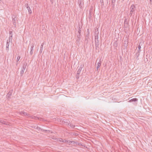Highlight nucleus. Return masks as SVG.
Returning <instances> with one entry per match:
<instances>
[{"mask_svg": "<svg viewBox=\"0 0 152 152\" xmlns=\"http://www.w3.org/2000/svg\"><path fill=\"white\" fill-rule=\"evenodd\" d=\"M136 8V7L134 4H132L130 7V12L129 14V15L130 16L134 15Z\"/></svg>", "mask_w": 152, "mask_h": 152, "instance_id": "f257e3e1", "label": "nucleus"}, {"mask_svg": "<svg viewBox=\"0 0 152 152\" xmlns=\"http://www.w3.org/2000/svg\"><path fill=\"white\" fill-rule=\"evenodd\" d=\"M23 115L24 116H28V117H29L30 118L34 119L37 120L38 119L40 121H45V120L44 119L42 118H39L38 117H36L34 116H31L28 114L24 112L23 113Z\"/></svg>", "mask_w": 152, "mask_h": 152, "instance_id": "f03ea898", "label": "nucleus"}, {"mask_svg": "<svg viewBox=\"0 0 152 152\" xmlns=\"http://www.w3.org/2000/svg\"><path fill=\"white\" fill-rule=\"evenodd\" d=\"M34 43H32L28 47V49L30 46V54L31 55H32L33 53V48L34 46Z\"/></svg>", "mask_w": 152, "mask_h": 152, "instance_id": "7ed1b4c3", "label": "nucleus"}, {"mask_svg": "<svg viewBox=\"0 0 152 152\" xmlns=\"http://www.w3.org/2000/svg\"><path fill=\"white\" fill-rule=\"evenodd\" d=\"M25 6L26 7V8L28 10V12H29V14H30L31 13V10L28 4H25Z\"/></svg>", "mask_w": 152, "mask_h": 152, "instance_id": "20e7f679", "label": "nucleus"}, {"mask_svg": "<svg viewBox=\"0 0 152 152\" xmlns=\"http://www.w3.org/2000/svg\"><path fill=\"white\" fill-rule=\"evenodd\" d=\"M61 121L65 125H69V121L68 120H66L65 121L61 120Z\"/></svg>", "mask_w": 152, "mask_h": 152, "instance_id": "39448f33", "label": "nucleus"}, {"mask_svg": "<svg viewBox=\"0 0 152 152\" xmlns=\"http://www.w3.org/2000/svg\"><path fill=\"white\" fill-rule=\"evenodd\" d=\"M128 20L127 19L125 18L124 20V27L126 28L128 27Z\"/></svg>", "mask_w": 152, "mask_h": 152, "instance_id": "423d86ee", "label": "nucleus"}, {"mask_svg": "<svg viewBox=\"0 0 152 152\" xmlns=\"http://www.w3.org/2000/svg\"><path fill=\"white\" fill-rule=\"evenodd\" d=\"M95 47L96 49H97V48H99V41L98 40H95Z\"/></svg>", "mask_w": 152, "mask_h": 152, "instance_id": "0eeeda50", "label": "nucleus"}, {"mask_svg": "<svg viewBox=\"0 0 152 152\" xmlns=\"http://www.w3.org/2000/svg\"><path fill=\"white\" fill-rule=\"evenodd\" d=\"M89 30L88 29L86 33V39H87V38H88V36L89 35Z\"/></svg>", "mask_w": 152, "mask_h": 152, "instance_id": "6e6552de", "label": "nucleus"}, {"mask_svg": "<svg viewBox=\"0 0 152 152\" xmlns=\"http://www.w3.org/2000/svg\"><path fill=\"white\" fill-rule=\"evenodd\" d=\"M101 59L99 61L97 62V67H96V69H97V70H98V69L99 68V67L101 65Z\"/></svg>", "mask_w": 152, "mask_h": 152, "instance_id": "1a4fd4ad", "label": "nucleus"}, {"mask_svg": "<svg viewBox=\"0 0 152 152\" xmlns=\"http://www.w3.org/2000/svg\"><path fill=\"white\" fill-rule=\"evenodd\" d=\"M0 123L2 124L7 125V122L4 120L0 119Z\"/></svg>", "mask_w": 152, "mask_h": 152, "instance_id": "9d476101", "label": "nucleus"}, {"mask_svg": "<svg viewBox=\"0 0 152 152\" xmlns=\"http://www.w3.org/2000/svg\"><path fill=\"white\" fill-rule=\"evenodd\" d=\"M138 101V99L137 98H133L132 99L129 100V102H137Z\"/></svg>", "mask_w": 152, "mask_h": 152, "instance_id": "9b49d317", "label": "nucleus"}, {"mask_svg": "<svg viewBox=\"0 0 152 152\" xmlns=\"http://www.w3.org/2000/svg\"><path fill=\"white\" fill-rule=\"evenodd\" d=\"M43 45H44L43 43H42V44L41 45L40 50V51L39 52L40 53H41L42 52Z\"/></svg>", "mask_w": 152, "mask_h": 152, "instance_id": "f8f14e48", "label": "nucleus"}, {"mask_svg": "<svg viewBox=\"0 0 152 152\" xmlns=\"http://www.w3.org/2000/svg\"><path fill=\"white\" fill-rule=\"evenodd\" d=\"M9 43H8L7 42L6 45V50L8 52L9 51Z\"/></svg>", "mask_w": 152, "mask_h": 152, "instance_id": "ddd939ff", "label": "nucleus"}, {"mask_svg": "<svg viewBox=\"0 0 152 152\" xmlns=\"http://www.w3.org/2000/svg\"><path fill=\"white\" fill-rule=\"evenodd\" d=\"M137 48L138 49V52H137L136 53V54H138V55H139V53H140V51H141V50H140V49L141 48V46H140V45H138V47H137Z\"/></svg>", "mask_w": 152, "mask_h": 152, "instance_id": "4468645a", "label": "nucleus"}, {"mask_svg": "<svg viewBox=\"0 0 152 152\" xmlns=\"http://www.w3.org/2000/svg\"><path fill=\"white\" fill-rule=\"evenodd\" d=\"M12 91H10L7 95V96L8 97V98H10V96L12 95Z\"/></svg>", "mask_w": 152, "mask_h": 152, "instance_id": "2eb2a0df", "label": "nucleus"}, {"mask_svg": "<svg viewBox=\"0 0 152 152\" xmlns=\"http://www.w3.org/2000/svg\"><path fill=\"white\" fill-rule=\"evenodd\" d=\"M95 40H98V34H97L96 33L95 34Z\"/></svg>", "mask_w": 152, "mask_h": 152, "instance_id": "dca6fc26", "label": "nucleus"}, {"mask_svg": "<svg viewBox=\"0 0 152 152\" xmlns=\"http://www.w3.org/2000/svg\"><path fill=\"white\" fill-rule=\"evenodd\" d=\"M69 126L72 128H74L75 127V125L72 124H69Z\"/></svg>", "mask_w": 152, "mask_h": 152, "instance_id": "f3484780", "label": "nucleus"}, {"mask_svg": "<svg viewBox=\"0 0 152 152\" xmlns=\"http://www.w3.org/2000/svg\"><path fill=\"white\" fill-rule=\"evenodd\" d=\"M80 74L79 73H77L76 76V78L77 79H78L80 77Z\"/></svg>", "mask_w": 152, "mask_h": 152, "instance_id": "a211bd4d", "label": "nucleus"}, {"mask_svg": "<svg viewBox=\"0 0 152 152\" xmlns=\"http://www.w3.org/2000/svg\"><path fill=\"white\" fill-rule=\"evenodd\" d=\"M24 70H23V69H22V70H21V71H20V75H21V76H22L23 75V73L24 72Z\"/></svg>", "mask_w": 152, "mask_h": 152, "instance_id": "6ab92c4d", "label": "nucleus"}, {"mask_svg": "<svg viewBox=\"0 0 152 152\" xmlns=\"http://www.w3.org/2000/svg\"><path fill=\"white\" fill-rule=\"evenodd\" d=\"M12 21L13 22V24L14 25H16V22H15V18H13L12 19Z\"/></svg>", "mask_w": 152, "mask_h": 152, "instance_id": "aec40b11", "label": "nucleus"}, {"mask_svg": "<svg viewBox=\"0 0 152 152\" xmlns=\"http://www.w3.org/2000/svg\"><path fill=\"white\" fill-rule=\"evenodd\" d=\"M27 65V63L26 62H24L23 64V67H26Z\"/></svg>", "mask_w": 152, "mask_h": 152, "instance_id": "412c9836", "label": "nucleus"}, {"mask_svg": "<svg viewBox=\"0 0 152 152\" xmlns=\"http://www.w3.org/2000/svg\"><path fill=\"white\" fill-rule=\"evenodd\" d=\"M113 45L115 47H117L118 45V43H117V41H115L113 43Z\"/></svg>", "mask_w": 152, "mask_h": 152, "instance_id": "4be33fe9", "label": "nucleus"}, {"mask_svg": "<svg viewBox=\"0 0 152 152\" xmlns=\"http://www.w3.org/2000/svg\"><path fill=\"white\" fill-rule=\"evenodd\" d=\"M81 28L80 27V26H79V30H78V33H79V34H80L81 33Z\"/></svg>", "mask_w": 152, "mask_h": 152, "instance_id": "5701e85b", "label": "nucleus"}, {"mask_svg": "<svg viewBox=\"0 0 152 152\" xmlns=\"http://www.w3.org/2000/svg\"><path fill=\"white\" fill-rule=\"evenodd\" d=\"M81 35L80 34H77V37L78 39H80L81 37Z\"/></svg>", "mask_w": 152, "mask_h": 152, "instance_id": "b1692460", "label": "nucleus"}, {"mask_svg": "<svg viewBox=\"0 0 152 152\" xmlns=\"http://www.w3.org/2000/svg\"><path fill=\"white\" fill-rule=\"evenodd\" d=\"M143 44H144L143 42H140L138 45L140 46H142V45H143Z\"/></svg>", "mask_w": 152, "mask_h": 152, "instance_id": "393cba45", "label": "nucleus"}, {"mask_svg": "<svg viewBox=\"0 0 152 152\" xmlns=\"http://www.w3.org/2000/svg\"><path fill=\"white\" fill-rule=\"evenodd\" d=\"M67 143L68 144H71V143H73V142L69 140H67Z\"/></svg>", "mask_w": 152, "mask_h": 152, "instance_id": "a878e982", "label": "nucleus"}, {"mask_svg": "<svg viewBox=\"0 0 152 152\" xmlns=\"http://www.w3.org/2000/svg\"><path fill=\"white\" fill-rule=\"evenodd\" d=\"M80 40V39H77L76 40L77 44H78L79 41Z\"/></svg>", "mask_w": 152, "mask_h": 152, "instance_id": "bb28decb", "label": "nucleus"}, {"mask_svg": "<svg viewBox=\"0 0 152 152\" xmlns=\"http://www.w3.org/2000/svg\"><path fill=\"white\" fill-rule=\"evenodd\" d=\"M20 56H18L17 58L16 61H17V62H18L20 60Z\"/></svg>", "mask_w": 152, "mask_h": 152, "instance_id": "cd10ccee", "label": "nucleus"}, {"mask_svg": "<svg viewBox=\"0 0 152 152\" xmlns=\"http://www.w3.org/2000/svg\"><path fill=\"white\" fill-rule=\"evenodd\" d=\"M82 66H83L82 65H81L80 66L78 70H80V71H81L82 70Z\"/></svg>", "mask_w": 152, "mask_h": 152, "instance_id": "c85d7f7f", "label": "nucleus"}, {"mask_svg": "<svg viewBox=\"0 0 152 152\" xmlns=\"http://www.w3.org/2000/svg\"><path fill=\"white\" fill-rule=\"evenodd\" d=\"M24 112V111L19 112V113L20 115H23V113Z\"/></svg>", "mask_w": 152, "mask_h": 152, "instance_id": "c756f323", "label": "nucleus"}, {"mask_svg": "<svg viewBox=\"0 0 152 152\" xmlns=\"http://www.w3.org/2000/svg\"><path fill=\"white\" fill-rule=\"evenodd\" d=\"M58 141L60 142H63V139L61 138H59Z\"/></svg>", "mask_w": 152, "mask_h": 152, "instance_id": "7c9ffc66", "label": "nucleus"}, {"mask_svg": "<svg viewBox=\"0 0 152 152\" xmlns=\"http://www.w3.org/2000/svg\"><path fill=\"white\" fill-rule=\"evenodd\" d=\"M12 35H10V37L9 39L10 38V39L12 40Z\"/></svg>", "mask_w": 152, "mask_h": 152, "instance_id": "2f4dec72", "label": "nucleus"}, {"mask_svg": "<svg viewBox=\"0 0 152 152\" xmlns=\"http://www.w3.org/2000/svg\"><path fill=\"white\" fill-rule=\"evenodd\" d=\"M10 38H9L7 39V42H8V43H10Z\"/></svg>", "mask_w": 152, "mask_h": 152, "instance_id": "473e14b6", "label": "nucleus"}, {"mask_svg": "<svg viewBox=\"0 0 152 152\" xmlns=\"http://www.w3.org/2000/svg\"><path fill=\"white\" fill-rule=\"evenodd\" d=\"M116 0H112V4H114Z\"/></svg>", "mask_w": 152, "mask_h": 152, "instance_id": "72a5a7b5", "label": "nucleus"}, {"mask_svg": "<svg viewBox=\"0 0 152 152\" xmlns=\"http://www.w3.org/2000/svg\"><path fill=\"white\" fill-rule=\"evenodd\" d=\"M12 31H10L9 32L10 35H12Z\"/></svg>", "mask_w": 152, "mask_h": 152, "instance_id": "f704fd0d", "label": "nucleus"}, {"mask_svg": "<svg viewBox=\"0 0 152 152\" xmlns=\"http://www.w3.org/2000/svg\"><path fill=\"white\" fill-rule=\"evenodd\" d=\"M67 140H63V142H67Z\"/></svg>", "mask_w": 152, "mask_h": 152, "instance_id": "c9c22d12", "label": "nucleus"}, {"mask_svg": "<svg viewBox=\"0 0 152 152\" xmlns=\"http://www.w3.org/2000/svg\"><path fill=\"white\" fill-rule=\"evenodd\" d=\"M81 71H80V70H78L77 73L80 74Z\"/></svg>", "mask_w": 152, "mask_h": 152, "instance_id": "e433bc0d", "label": "nucleus"}, {"mask_svg": "<svg viewBox=\"0 0 152 152\" xmlns=\"http://www.w3.org/2000/svg\"><path fill=\"white\" fill-rule=\"evenodd\" d=\"M72 142H73V143H71V144H76V142L74 141H72Z\"/></svg>", "mask_w": 152, "mask_h": 152, "instance_id": "4c0bfd02", "label": "nucleus"}, {"mask_svg": "<svg viewBox=\"0 0 152 152\" xmlns=\"http://www.w3.org/2000/svg\"><path fill=\"white\" fill-rule=\"evenodd\" d=\"M100 2L101 3H103V0H100Z\"/></svg>", "mask_w": 152, "mask_h": 152, "instance_id": "58836bf2", "label": "nucleus"}, {"mask_svg": "<svg viewBox=\"0 0 152 152\" xmlns=\"http://www.w3.org/2000/svg\"><path fill=\"white\" fill-rule=\"evenodd\" d=\"M53 0H50V2L52 4H53Z\"/></svg>", "mask_w": 152, "mask_h": 152, "instance_id": "ea45409f", "label": "nucleus"}, {"mask_svg": "<svg viewBox=\"0 0 152 152\" xmlns=\"http://www.w3.org/2000/svg\"><path fill=\"white\" fill-rule=\"evenodd\" d=\"M112 7H113L114 6H115V4H112Z\"/></svg>", "mask_w": 152, "mask_h": 152, "instance_id": "a19ab883", "label": "nucleus"}, {"mask_svg": "<svg viewBox=\"0 0 152 152\" xmlns=\"http://www.w3.org/2000/svg\"><path fill=\"white\" fill-rule=\"evenodd\" d=\"M26 68V67H25H25H23L22 69H23V70H24Z\"/></svg>", "mask_w": 152, "mask_h": 152, "instance_id": "79ce46f5", "label": "nucleus"}, {"mask_svg": "<svg viewBox=\"0 0 152 152\" xmlns=\"http://www.w3.org/2000/svg\"><path fill=\"white\" fill-rule=\"evenodd\" d=\"M18 62H17V61H16V66H17L18 65Z\"/></svg>", "mask_w": 152, "mask_h": 152, "instance_id": "37998d69", "label": "nucleus"}, {"mask_svg": "<svg viewBox=\"0 0 152 152\" xmlns=\"http://www.w3.org/2000/svg\"><path fill=\"white\" fill-rule=\"evenodd\" d=\"M152 0H150V1L151 2L152 1Z\"/></svg>", "mask_w": 152, "mask_h": 152, "instance_id": "c03bdc74", "label": "nucleus"}, {"mask_svg": "<svg viewBox=\"0 0 152 152\" xmlns=\"http://www.w3.org/2000/svg\"><path fill=\"white\" fill-rule=\"evenodd\" d=\"M126 42V41H124V42Z\"/></svg>", "mask_w": 152, "mask_h": 152, "instance_id": "a18cd8bd", "label": "nucleus"}, {"mask_svg": "<svg viewBox=\"0 0 152 152\" xmlns=\"http://www.w3.org/2000/svg\"><path fill=\"white\" fill-rule=\"evenodd\" d=\"M97 62V60L96 61V62Z\"/></svg>", "mask_w": 152, "mask_h": 152, "instance_id": "49530a36", "label": "nucleus"}, {"mask_svg": "<svg viewBox=\"0 0 152 152\" xmlns=\"http://www.w3.org/2000/svg\"><path fill=\"white\" fill-rule=\"evenodd\" d=\"M122 0L124 1V0Z\"/></svg>", "mask_w": 152, "mask_h": 152, "instance_id": "de8ad7c7", "label": "nucleus"}]
</instances>
